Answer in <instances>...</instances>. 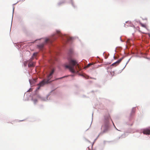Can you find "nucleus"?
Instances as JSON below:
<instances>
[{
  "instance_id": "obj_1",
  "label": "nucleus",
  "mask_w": 150,
  "mask_h": 150,
  "mask_svg": "<svg viewBox=\"0 0 150 150\" xmlns=\"http://www.w3.org/2000/svg\"><path fill=\"white\" fill-rule=\"evenodd\" d=\"M66 68H68L70 71L73 73H74L76 71L77 72L79 71V67L77 62L73 59H70L69 61V65H66Z\"/></svg>"
},
{
  "instance_id": "obj_2",
  "label": "nucleus",
  "mask_w": 150,
  "mask_h": 150,
  "mask_svg": "<svg viewBox=\"0 0 150 150\" xmlns=\"http://www.w3.org/2000/svg\"><path fill=\"white\" fill-rule=\"evenodd\" d=\"M109 130V126L107 123L103 124L101 127V133L103 134L106 133Z\"/></svg>"
},
{
  "instance_id": "obj_3",
  "label": "nucleus",
  "mask_w": 150,
  "mask_h": 150,
  "mask_svg": "<svg viewBox=\"0 0 150 150\" xmlns=\"http://www.w3.org/2000/svg\"><path fill=\"white\" fill-rule=\"evenodd\" d=\"M142 132L144 134H150V127L143 129Z\"/></svg>"
},
{
  "instance_id": "obj_4",
  "label": "nucleus",
  "mask_w": 150,
  "mask_h": 150,
  "mask_svg": "<svg viewBox=\"0 0 150 150\" xmlns=\"http://www.w3.org/2000/svg\"><path fill=\"white\" fill-rule=\"evenodd\" d=\"M54 71V69H52V71L51 72L50 74L48 76V79H49V80L52 78L51 76L53 74Z\"/></svg>"
},
{
  "instance_id": "obj_5",
  "label": "nucleus",
  "mask_w": 150,
  "mask_h": 150,
  "mask_svg": "<svg viewBox=\"0 0 150 150\" xmlns=\"http://www.w3.org/2000/svg\"><path fill=\"white\" fill-rule=\"evenodd\" d=\"M122 59H120L117 61L116 62L113 63L112 64V66L114 65L115 64H116V65L118 64L122 60Z\"/></svg>"
},
{
  "instance_id": "obj_6",
  "label": "nucleus",
  "mask_w": 150,
  "mask_h": 150,
  "mask_svg": "<svg viewBox=\"0 0 150 150\" xmlns=\"http://www.w3.org/2000/svg\"><path fill=\"white\" fill-rule=\"evenodd\" d=\"M45 83V82L44 81L38 84V85L40 86L38 88V89L39 88L40 86H42L44 85Z\"/></svg>"
},
{
  "instance_id": "obj_7",
  "label": "nucleus",
  "mask_w": 150,
  "mask_h": 150,
  "mask_svg": "<svg viewBox=\"0 0 150 150\" xmlns=\"http://www.w3.org/2000/svg\"><path fill=\"white\" fill-rule=\"evenodd\" d=\"M34 66V63L33 62H30L28 64V66L30 67H32Z\"/></svg>"
},
{
  "instance_id": "obj_8",
  "label": "nucleus",
  "mask_w": 150,
  "mask_h": 150,
  "mask_svg": "<svg viewBox=\"0 0 150 150\" xmlns=\"http://www.w3.org/2000/svg\"><path fill=\"white\" fill-rule=\"evenodd\" d=\"M44 44H41L40 45H39L38 46V47L40 49H41L43 48V47H44Z\"/></svg>"
},
{
  "instance_id": "obj_9",
  "label": "nucleus",
  "mask_w": 150,
  "mask_h": 150,
  "mask_svg": "<svg viewBox=\"0 0 150 150\" xmlns=\"http://www.w3.org/2000/svg\"><path fill=\"white\" fill-rule=\"evenodd\" d=\"M49 41L51 42L52 41H51L50 39L47 38L45 40V43H47Z\"/></svg>"
},
{
  "instance_id": "obj_10",
  "label": "nucleus",
  "mask_w": 150,
  "mask_h": 150,
  "mask_svg": "<svg viewBox=\"0 0 150 150\" xmlns=\"http://www.w3.org/2000/svg\"><path fill=\"white\" fill-rule=\"evenodd\" d=\"M57 33L58 35L61 36L62 34L61 33L60 31L59 30L57 31Z\"/></svg>"
},
{
  "instance_id": "obj_11",
  "label": "nucleus",
  "mask_w": 150,
  "mask_h": 150,
  "mask_svg": "<svg viewBox=\"0 0 150 150\" xmlns=\"http://www.w3.org/2000/svg\"><path fill=\"white\" fill-rule=\"evenodd\" d=\"M66 39L68 41H70V40H71L72 39V38L71 37H66Z\"/></svg>"
},
{
  "instance_id": "obj_12",
  "label": "nucleus",
  "mask_w": 150,
  "mask_h": 150,
  "mask_svg": "<svg viewBox=\"0 0 150 150\" xmlns=\"http://www.w3.org/2000/svg\"><path fill=\"white\" fill-rule=\"evenodd\" d=\"M92 64L91 63H89L88 64L86 67H85V68H87L90 66L91 65H92Z\"/></svg>"
},
{
  "instance_id": "obj_13",
  "label": "nucleus",
  "mask_w": 150,
  "mask_h": 150,
  "mask_svg": "<svg viewBox=\"0 0 150 150\" xmlns=\"http://www.w3.org/2000/svg\"><path fill=\"white\" fill-rule=\"evenodd\" d=\"M83 77L86 79H89V76H87V75H85V76H83Z\"/></svg>"
},
{
  "instance_id": "obj_14",
  "label": "nucleus",
  "mask_w": 150,
  "mask_h": 150,
  "mask_svg": "<svg viewBox=\"0 0 150 150\" xmlns=\"http://www.w3.org/2000/svg\"><path fill=\"white\" fill-rule=\"evenodd\" d=\"M115 74V71H112L111 72V74L112 76H113Z\"/></svg>"
},
{
  "instance_id": "obj_15",
  "label": "nucleus",
  "mask_w": 150,
  "mask_h": 150,
  "mask_svg": "<svg viewBox=\"0 0 150 150\" xmlns=\"http://www.w3.org/2000/svg\"><path fill=\"white\" fill-rule=\"evenodd\" d=\"M141 25L143 27H144V28H146V26L145 24H143L142 23H141Z\"/></svg>"
},
{
  "instance_id": "obj_16",
  "label": "nucleus",
  "mask_w": 150,
  "mask_h": 150,
  "mask_svg": "<svg viewBox=\"0 0 150 150\" xmlns=\"http://www.w3.org/2000/svg\"><path fill=\"white\" fill-rule=\"evenodd\" d=\"M37 54V53H35L33 54V57H35Z\"/></svg>"
},
{
  "instance_id": "obj_17",
  "label": "nucleus",
  "mask_w": 150,
  "mask_h": 150,
  "mask_svg": "<svg viewBox=\"0 0 150 150\" xmlns=\"http://www.w3.org/2000/svg\"><path fill=\"white\" fill-rule=\"evenodd\" d=\"M36 80H34V79H33V83H35V82L36 81Z\"/></svg>"
},
{
  "instance_id": "obj_18",
  "label": "nucleus",
  "mask_w": 150,
  "mask_h": 150,
  "mask_svg": "<svg viewBox=\"0 0 150 150\" xmlns=\"http://www.w3.org/2000/svg\"><path fill=\"white\" fill-rule=\"evenodd\" d=\"M32 81L31 80H30V84H31L32 83Z\"/></svg>"
},
{
  "instance_id": "obj_19",
  "label": "nucleus",
  "mask_w": 150,
  "mask_h": 150,
  "mask_svg": "<svg viewBox=\"0 0 150 150\" xmlns=\"http://www.w3.org/2000/svg\"><path fill=\"white\" fill-rule=\"evenodd\" d=\"M65 76H64L63 77H61V78H59V79H62V78H64V77H65Z\"/></svg>"
},
{
  "instance_id": "obj_20",
  "label": "nucleus",
  "mask_w": 150,
  "mask_h": 150,
  "mask_svg": "<svg viewBox=\"0 0 150 150\" xmlns=\"http://www.w3.org/2000/svg\"><path fill=\"white\" fill-rule=\"evenodd\" d=\"M49 80H47V82H46V83H48V82H49Z\"/></svg>"
},
{
  "instance_id": "obj_21",
  "label": "nucleus",
  "mask_w": 150,
  "mask_h": 150,
  "mask_svg": "<svg viewBox=\"0 0 150 150\" xmlns=\"http://www.w3.org/2000/svg\"><path fill=\"white\" fill-rule=\"evenodd\" d=\"M120 137H119V139H120Z\"/></svg>"
}]
</instances>
